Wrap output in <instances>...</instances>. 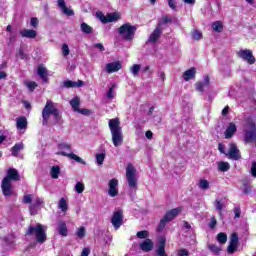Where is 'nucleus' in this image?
Returning a JSON list of instances; mask_svg holds the SVG:
<instances>
[{"label":"nucleus","mask_w":256,"mask_h":256,"mask_svg":"<svg viewBox=\"0 0 256 256\" xmlns=\"http://www.w3.org/2000/svg\"><path fill=\"white\" fill-rule=\"evenodd\" d=\"M108 127L112 135L114 147H120V145H123V130L121 129V121L119 118L110 119Z\"/></svg>","instance_id":"obj_1"},{"label":"nucleus","mask_w":256,"mask_h":256,"mask_svg":"<svg viewBox=\"0 0 256 256\" xmlns=\"http://www.w3.org/2000/svg\"><path fill=\"white\" fill-rule=\"evenodd\" d=\"M51 115L53 116L54 121L59 123V119H61V116L59 115V109H57V106L53 101L47 100L46 105L42 110L43 125H47Z\"/></svg>","instance_id":"obj_2"},{"label":"nucleus","mask_w":256,"mask_h":256,"mask_svg":"<svg viewBox=\"0 0 256 256\" xmlns=\"http://www.w3.org/2000/svg\"><path fill=\"white\" fill-rule=\"evenodd\" d=\"M47 227L42 224H37L36 226H29L27 230V235H34L38 243H45L47 241Z\"/></svg>","instance_id":"obj_3"},{"label":"nucleus","mask_w":256,"mask_h":256,"mask_svg":"<svg viewBox=\"0 0 256 256\" xmlns=\"http://www.w3.org/2000/svg\"><path fill=\"white\" fill-rule=\"evenodd\" d=\"M135 31L137 27L131 25V23H125L120 28H118V33L124 41H133L135 37Z\"/></svg>","instance_id":"obj_4"},{"label":"nucleus","mask_w":256,"mask_h":256,"mask_svg":"<svg viewBox=\"0 0 256 256\" xmlns=\"http://www.w3.org/2000/svg\"><path fill=\"white\" fill-rule=\"evenodd\" d=\"M137 170L133 164H129L126 168V179L130 191H137Z\"/></svg>","instance_id":"obj_5"},{"label":"nucleus","mask_w":256,"mask_h":256,"mask_svg":"<svg viewBox=\"0 0 256 256\" xmlns=\"http://www.w3.org/2000/svg\"><path fill=\"white\" fill-rule=\"evenodd\" d=\"M244 141L246 143H256V126L255 122L248 121L244 126Z\"/></svg>","instance_id":"obj_6"},{"label":"nucleus","mask_w":256,"mask_h":256,"mask_svg":"<svg viewBox=\"0 0 256 256\" xmlns=\"http://www.w3.org/2000/svg\"><path fill=\"white\" fill-rule=\"evenodd\" d=\"M237 56L240 59H243V61H246V63H248V65H254L256 59L255 56H253V51L249 50V49H241L239 52H237Z\"/></svg>","instance_id":"obj_7"},{"label":"nucleus","mask_w":256,"mask_h":256,"mask_svg":"<svg viewBox=\"0 0 256 256\" xmlns=\"http://www.w3.org/2000/svg\"><path fill=\"white\" fill-rule=\"evenodd\" d=\"M225 155L228 159H232L233 161H239V159H241V152L235 143H230L229 150Z\"/></svg>","instance_id":"obj_8"},{"label":"nucleus","mask_w":256,"mask_h":256,"mask_svg":"<svg viewBox=\"0 0 256 256\" xmlns=\"http://www.w3.org/2000/svg\"><path fill=\"white\" fill-rule=\"evenodd\" d=\"M108 195L109 197H117V195H119V180H117V178L109 180Z\"/></svg>","instance_id":"obj_9"},{"label":"nucleus","mask_w":256,"mask_h":256,"mask_svg":"<svg viewBox=\"0 0 256 256\" xmlns=\"http://www.w3.org/2000/svg\"><path fill=\"white\" fill-rule=\"evenodd\" d=\"M111 223L116 231L123 225V210H117L113 213Z\"/></svg>","instance_id":"obj_10"},{"label":"nucleus","mask_w":256,"mask_h":256,"mask_svg":"<svg viewBox=\"0 0 256 256\" xmlns=\"http://www.w3.org/2000/svg\"><path fill=\"white\" fill-rule=\"evenodd\" d=\"M161 25L162 23H158L155 30L150 34L148 43H157V41H159L161 35H163V28H161Z\"/></svg>","instance_id":"obj_11"},{"label":"nucleus","mask_w":256,"mask_h":256,"mask_svg":"<svg viewBox=\"0 0 256 256\" xmlns=\"http://www.w3.org/2000/svg\"><path fill=\"white\" fill-rule=\"evenodd\" d=\"M1 188L5 197H11V195H13V186L8 178L2 180Z\"/></svg>","instance_id":"obj_12"},{"label":"nucleus","mask_w":256,"mask_h":256,"mask_svg":"<svg viewBox=\"0 0 256 256\" xmlns=\"http://www.w3.org/2000/svg\"><path fill=\"white\" fill-rule=\"evenodd\" d=\"M210 85V78L209 75H204V79L202 82H197L195 84L196 91H199V93H203L205 89H209Z\"/></svg>","instance_id":"obj_13"},{"label":"nucleus","mask_w":256,"mask_h":256,"mask_svg":"<svg viewBox=\"0 0 256 256\" xmlns=\"http://www.w3.org/2000/svg\"><path fill=\"white\" fill-rule=\"evenodd\" d=\"M56 155H62V157H68V159H73L76 163H81V165H87L81 157L77 156L75 153H67L65 151L57 152Z\"/></svg>","instance_id":"obj_14"},{"label":"nucleus","mask_w":256,"mask_h":256,"mask_svg":"<svg viewBox=\"0 0 256 256\" xmlns=\"http://www.w3.org/2000/svg\"><path fill=\"white\" fill-rule=\"evenodd\" d=\"M4 179H8V181H21V176L19 172L15 168H9L7 170V175Z\"/></svg>","instance_id":"obj_15"},{"label":"nucleus","mask_w":256,"mask_h":256,"mask_svg":"<svg viewBox=\"0 0 256 256\" xmlns=\"http://www.w3.org/2000/svg\"><path fill=\"white\" fill-rule=\"evenodd\" d=\"M181 211H183V208L181 207L174 208L168 211L163 218L169 223L170 221H173V219H175V217H177Z\"/></svg>","instance_id":"obj_16"},{"label":"nucleus","mask_w":256,"mask_h":256,"mask_svg":"<svg viewBox=\"0 0 256 256\" xmlns=\"http://www.w3.org/2000/svg\"><path fill=\"white\" fill-rule=\"evenodd\" d=\"M122 67H123V64H121V62H119V61L108 63V64H106V72L107 73H117V71H120V69H122Z\"/></svg>","instance_id":"obj_17"},{"label":"nucleus","mask_w":256,"mask_h":256,"mask_svg":"<svg viewBox=\"0 0 256 256\" xmlns=\"http://www.w3.org/2000/svg\"><path fill=\"white\" fill-rule=\"evenodd\" d=\"M167 243V240L165 237H161L159 240L158 248L156 249V255L158 256H168L167 252L165 251V245Z\"/></svg>","instance_id":"obj_18"},{"label":"nucleus","mask_w":256,"mask_h":256,"mask_svg":"<svg viewBox=\"0 0 256 256\" xmlns=\"http://www.w3.org/2000/svg\"><path fill=\"white\" fill-rule=\"evenodd\" d=\"M58 7L61 9L62 13H64V15H67L68 17H73V15H75V12H73L71 8H67L65 0H58Z\"/></svg>","instance_id":"obj_19"},{"label":"nucleus","mask_w":256,"mask_h":256,"mask_svg":"<svg viewBox=\"0 0 256 256\" xmlns=\"http://www.w3.org/2000/svg\"><path fill=\"white\" fill-rule=\"evenodd\" d=\"M57 231L62 237H67L69 235V230L67 229V223L65 221H58Z\"/></svg>","instance_id":"obj_20"},{"label":"nucleus","mask_w":256,"mask_h":256,"mask_svg":"<svg viewBox=\"0 0 256 256\" xmlns=\"http://www.w3.org/2000/svg\"><path fill=\"white\" fill-rule=\"evenodd\" d=\"M139 247L144 253H149V251H153V241L151 239H146L139 244Z\"/></svg>","instance_id":"obj_21"},{"label":"nucleus","mask_w":256,"mask_h":256,"mask_svg":"<svg viewBox=\"0 0 256 256\" xmlns=\"http://www.w3.org/2000/svg\"><path fill=\"white\" fill-rule=\"evenodd\" d=\"M235 133H237V126L235 125V123H229L226 131L224 132L225 139H231V137H233Z\"/></svg>","instance_id":"obj_22"},{"label":"nucleus","mask_w":256,"mask_h":256,"mask_svg":"<svg viewBox=\"0 0 256 256\" xmlns=\"http://www.w3.org/2000/svg\"><path fill=\"white\" fill-rule=\"evenodd\" d=\"M20 35L26 39H35V37H37V31L33 29H23L20 31Z\"/></svg>","instance_id":"obj_23"},{"label":"nucleus","mask_w":256,"mask_h":256,"mask_svg":"<svg viewBox=\"0 0 256 256\" xmlns=\"http://www.w3.org/2000/svg\"><path fill=\"white\" fill-rule=\"evenodd\" d=\"M16 127L18 131H25L27 129V118L20 116L16 119Z\"/></svg>","instance_id":"obj_24"},{"label":"nucleus","mask_w":256,"mask_h":256,"mask_svg":"<svg viewBox=\"0 0 256 256\" xmlns=\"http://www.w3.org/2000/svg\"><path fill=\"white\" fill-rule=\"evenodd\" d=\"M197 74V70L195 68H190L183 73L184 81H191V79H195V75Z\"/></svg>","instance_id":"obj_25"},{"label":"nucleus","mask_w":256,"mask_h":256,"mask_svg":"<svg viewBox=\"0 0 256 256\" xmlns=\"http://www.w3.org/2000/svg\"><path fill=\"white\" fill-rule=\"evenodd\" d=\"M64 87L67 89L75 88V87H83L84 83L82 80H78L77 82H73L71 80H66L63 82Z\"/></svg>","instance_id":"obj_26"},{"label":"nucleus","mask_w":256,"mask_h":256,"mask_svg":"<svg viewBox=\"0 0 256 256\" xmlns=\"http://www.w3.org/2000/svg\"><path fill=\"white\" fill-rule=\"evenodd\" d=\"M38 75L42 79V81H44V83H47V81H49V78H47V68L39 66Z\"/></svg>","instance_id":"obj_27"},{"label":"nucleus","mask_w":256,"mask_h":256,"mask_svg":"<svg viewBox=\"0 0 256 256\" xmlns=\"http://www.w3.org/2000/svg\"><path fill=\"white\" fill-rule=\"evenodd\" d=\"M23 149H24L23 142L16 143V144L12 147V149H11L13 157H17V155H19V152H20V151H23Z\"/></svg>","instance_id":"obj_28"},{"label":"nucleus","mask_w":256,"mask_h":256,"mask_svg":"<svg viewBox=\"0 0 256 256\" xmlns=\"http://www.w3.org/2000/svg\"><path fill=\"white\" fill-rule=\"evenodd\" d=\"M58 209H60L62 213H65L67 209H69V206L67 205V200H65V198H61L59 200Z\"/></svg>","instance_id":"obj_29"},{"label":"nucleus","mask_w":256,"mask_h":256,"mask_svg":"<svg viewBox=\"0 0 256 256\" xmlns=\"http://www.w3.org/2000/svg\"><path fill=\"white\" fill-rule=\"evenodd\" d=\"M139 71H141L140 64H134L130 67V73L133 75V77H139Z\"/></svg>","instance_id":"obj_30"},{"label":"nucleus","mask_w":256,"mask_h":256,"mask_svg":"<svg viewBox=\"0 0 256 256\" xmlns=\"http://www.w3.org/2000/svg\"><path fill=\"white\" fill-rule=\"evenodd\" d=\"M59 173H61V168H59V166H53L50 170L52 179H59Z\"/></svg>","instance_id":"obj_31"},{"label":"nucleus","mask_w":256,"mask_h":256,"mask_svg":"<svg viewBox=\"0 0 256 256\" xmlns=\"http://www.w3.org/2000/svg\"><path fill=\"white\" fill-rule=\"evenodd\" d=\"M231 169V165H229V162H219L218 163V171H222V173H225Z\"/></svg>","instance_id":"obj_32"},{"label":"nucleus","mask_w":256,"mask_h":256,"mask_svg":"<svg viewBox=\"0 0 256 256\" xmlns=\"http://www.w3.org/2000/svg\"><path fill=\"white\" fill-rule=\"evenodd\" d=\"M175 21L174 17H169L167 15L162 16L161 20L158 23H162L161 24V29L163 28V25H167V23H173Z\"/></svg>","instance_id":"obj_33"},{"label":"nucleus","mask_w":256,"mask_h":256,"mask_svg":"<svg viewBox=\"0 0 256 256\" xmlns=\"http://www.w3.org/2000/svg\"><path fill=\"white\" fill-rule=\"evenodd\" d=\"M80 29L82 32H84L86 35H89L93 33V28L89 26L87 23L83 22L80 26Z\"/></svg>","instance_id":"obj_34"},{"label":"nucleus","mask_w":256,"mask_h":256,"mask_svg":"<svg viewBox=\"0 0 256 256\" xmlns=\"http://www.w3.org/2000/svg\"><path fill=\"white\" fill-rule=\"evenodd\" d=\"M81 104L79 97H75L70 101V105L73 111H79V105Z\"/></svg>","instance_id":"obj_35"},{"label":"nucleus","mask_w":256,"mask_h":256,"mask_svg":"<svg viewBox=\"0 0 256 256\" xmlns=\"http://www.w3.org/2000/svg\"><path fill=\"white\" fill-rule=\"evenodd\" d=\"M213 31H216V33H221L223 31V23L221 21H216L212 24Z\"/></svg>","instance_id":"obj_36"},{"label":"nucleus","mask_w":256,"mask_h":256,"mask_svg":"<svg viewBox=\"0 0 256 256\" xmlns=\"http://www.w3.org/2000/svg\"><path fill=\"white\" fill-rule=\"evenodd\" d=\"M217 241L218 243H221V245H225L227 243V234L220 232L217 235Z\"/></svg>","instance_id":"obj_37"},{"label":"nucleus","mask_w":256,"mask_h":256,"mask_svg":"<svg viewBox=\"0 0 256 256\" xmlns=\"http://www.w3.org/2000/svg\"><path fill=\"white\" fill-rule=\"evenodd\" d=\"M199 189H202L203 191H207L209 189V181L205 179H201L198 183Z\"/></svg>","instance_id":"obj_38"},{"label":"nucleus","mask_w":256,"mask_h":256,"mask_svg":"<svg viewBox=\"0 0 256 256\" xmlns=\"http://www.w3.org/2000/svg\"><path fill=\"white\" fill-rule=\"evenodd\" d=\"M107 99H115V84H113L106 92Z\"/></svg>","instance_id":"obj_39"},{"label":"nucleus","mask_w":256,"mask_h":256,"mask_svg":"<svg viewBox=\"0 0 256 256\" xmlns=\"http://www.w3.org/2000/svg\"><path fill=\"white\" fill-rule=\"evenodd\" d=\"M119 20V14L112 13L107 15V23H113L114 21Z\"/></svg>","instance_id":"obj_40"},{"label":"nucleus","mask_w":256,"mask_h":256,"mask_svg":"<svg viewBox=\"0 0 256 256\" xmlns=\"http://www.w3.org/2000/svg\"><path fill=\"white\" fill-rule=\"evenodd\" d=\"M209 251H212V253H215V255H219L221 253V248L215 244L208 245Z\"/></svg>","instance_id":"obj_41"},{"label":"nucleus","mask_w":256,"mask_h":256,"mask_svg":"<svg viewBox=\"0 0 256 256\" xmlns=\"http://www.w3.org/2000/svg\"><path fill=\"white\" fill-rule=\"evenodd\" d=\"M137 237H138V239H149L148 237H149V231H147V230H143V231H139V232H137Z\"/></svg>","instance_id":"obj_42"},{"label":"nucleus","mask_w":256,"mask_h":256,"mask_svg":"<svg viewBox=\"0 0 256 256\" xmlns=\"http://www.w3.org/2000/svg\"><path fill=\"white\" fill-rule=\"evenodd\" d=\"M104 161H105V153H98V154H96V163L98 165H103Z\"/></svg>","instance_id":"obj_43"},{"label":"nucleus","mask_w":256,"mask_h":256,"mask_svg":"<svg viewBox=\"0 0 256 256\" xmlns=\"http://www.w3.org/2000/svg\"><path fill=\"white\" fill-rule=\"evenodd\" d=\"M75 191L79 194L83 193L85 191V185L81 182H77L75 185Z\"/></svg>","instance_id":"obj_44"},{"label":"nucleus","mask_w":256,"mask_h":256,"mask_svg":"<svg viewBox=\"0 0 256 256\" xmlns=\"http://www.w3.org/2000/svg\"><path fill=\"white\" fill-rule=\"evenodd\" d=\"M192 37L195 41H199L203 37V33H201L199 30H194L192 33Z\"/></svg>","instance_id":"obj_45"},{"label":"nucleus","mask_w":256,"mask_h":256,"mask_svg":"<svg viewBox=\"0 0 256 256\" xmlns=\"http://www.w3.org/2000/svg\"><path fill=\"white\" fill-rule=\"evenodd\" d=\"M58 149H60V151H63L65 149L67 151H71V145L63 142V143L58 144Z\"/></svg>","instance_id":"obj_46"},{"label":"nucleus","mask_w":256,"mask_h":256,"mask_svg":"<svg viewBox=\"0 0 256 256\" xmlns=\"http://www.w3.org/2000/svg\"><path fill=\"white\" fill-rule=\"evenodd\" d=\"M230 243H232L234 245H239V236L237 235V233H233L231 235Z\"/></svg>","instance_id":"obj_47"},{"label":"nucleus","mask_w":256,"mask_h":256,"mask_svg":"<svg viewBox=\"0 0 256 256\" xmlns=\"http://www.w3.org/2000/svg\"><path fill=\"white\" fill-rule=\"evenodd\" d=\"M15 242V238L13 237V235H8L4 238V243L6 245H12V243Z\"/></svg>","instance_id":"obj_48"},{"label":"nucleus","mask_w":256,"mask_h":256,"mask_svg":"<svg viewBox=\"0 0 256 256\" xmlns=\"http://www.w3.org/2000/svg\"><path fill=\"white\" fill-rule=\"evenodd\" d=\"M215 204H216V210L219 211V213L221 214V211H223V207H225V205L221 200H218V199L215 201Z\"/></svg>","instance_id":"obj_49"},{"label":"nucleus","mask_w":256,"mask_h":256,"mask_svg":"<svg viewBox=\"0 0 256 256\" xmlns=\"http://www.w3.org/2000/svg\"><path fill=\"white\" fill-rule=\"evenodd\" d=\"M76 235L79 239H83V237H85V227H80L77 230Z\"/></svg>","instance_id":"obj_50"},{"label":"nucleus","mask_w":256,"mask_h":256,"mask_svg":"<svg viewBox=\"0 0 256 256\" xmlns=\"http://www.w3.org/2000/svg\"><path fill=\"white\" fill-rule=\"evenodd\" d=\"M167 223L168 222L165 220V218H162L160 220V223H159L158 227H157V231H163V229H165V225H167Z\"/></svg>","instance_id":"obj_51"},{"label":"nucleus","mask_w":256,"mask_h":256,"mask_svg":"<svg viewBox=\"0 0 256 256\" xmlns=\"http://www.w3.org/2000/svg\"><path fill=\"white\" fill-rule=\"evenodd\" d=\"M31 201H33V195L26 194L23 197V203H26L27 205L31 204Z\"/></svg>","instance_id":"obj_52"},{"label":"nucleus","mask_w":256,"mask_h":256,"mask_svg":"<svg viewBox=\"0 0 256 256\" xmlns=\"http://www.w3.org/2000/svg\"><path fill=\"white\" fill-rule=\"evenodd\" d=\"M96 17H98L102 23H107V16H104L102 12H97Z\"/></svg>","instance_id":"obj_53"},{"label":"nucleus","mask_w":256,"mask_h":256,"mask_svg":"<svg viewBox=\"0 0 256 256\" xmlns=\"http://www.w3.org/2000/svg\"><path fill=\"white\" fill-rule=\"evenodd\" d=\"M62 53H63L64 57H67V55H69V53H71V51L69 50V46L67 44L62 45Z\"/></svg>","instance_id":"obj_54"},{"label":"nucleus","mask_w":256,"mask_h":256,"mask_svg":"<svg viewBox=\"0 0 256 256\" xmlns=\"http://www.w3.org/2000/svg\"><path fill=\"white\" fill-rule=\"evenodd\" d=\"M30 25H31V27H34V29L37 28L39 25V19L32 17L30 19Z\"/></svg>","instance_id":"obj_55"},{"label":"nucleus","mask_w":256,"mask_h":256,"mask_svg":"<svg viewBox=\"0 0 256 256\" xmlns=\"http://www.w3.org/2000/svg\"><path fill=\"white\" fill-rule=\"evenodd\" d=\"M237 245L238 244L230 243L228 246V253L233 254L235 251H237Z\"/></svg>","instance_id":"obj_56"},{"label":"nucleus","mask_w":256,"mask_h":256,"mask_svg":"<svg viewBox=\"0 0 256 256\" xmlns=\"http://www.w3.org/2000/svg\"><path fill=\"white\" fill-rule=\"evenodd\" d=\"M208 227H210L211 229H215V227H217V219H215V216L211 218V221L208 224Z\"/></svg>","instance_id":"obj_57"},{"label":"nucleus","mask_w":256,"mask_h":256,"mask_svg":"<svg viewBox=\"0 0 256 256\" xmlns=\"http://www.w3.org/2000/svg\"><path fill=\"white\" fill-rule=\"evenodd\" d=\"M26 86L28 87V89H30V91H33L37 87V82H34V81L27 82Z\"/></svg>","instance_id":"obj_58"},{"label":"nucleus","mask_w":256,"mask_h":256,"mask_svg":"<svg viewBox=\"0 0 256 256\" xmlns=\"http://www.w3.org/2000/svg\"><path fill=\"white\" fill-rule=\"evenodd\" d=\"M32 205H35L36 207H41V205H43V199L36 197Z\"/></svg>","instance_id":"obj_59"},{"label":"nucleus","mask_w":256,"mask_h":256,"mask_svg":"<svg viewBox=\"0 0 256 256\" xmlns=\"http://www.w3.org/2000/svg\"><path fill=\"white\" fill-rule=\"evenodd\" d=\"M29 211L31 215H37V206H35V204H31L29 206Z\"/></svg>","instance_id":"obj_60"},{"label":"nucleus","mask_w":256,"mask_h":256,"mask_svg":"<svg viewBox=\"0 0 256 256\" xmlns=\"http://www.w3.org/2000/svg\"><path fill=\"white\" fill-rule=\"evenodd\" d=\"M168 6L170 7V9H172L173 11H175L177 9V5L175 3V0H168Z\"/></svg>","instance_id":"obj_61"},{"label":"nucleus","mask_w":256,"mask_h":256,"mask_svg":"<svg viewBox=\"0 0 256 256\" xmlns=\"http://www.w3.org/2000/svg\"><path fill=\"white\" fill-rule=\"evenodd\" d=\"M178 256H189V251L187 249H180L178 251Z\"/></svg>","instance_id":"obj_62"},{"label":"nucleus","mask_w":256,"mask_h":256,"mask_svg":"<svg viewBox=\"0 0 256 256\" xmlns=\"http://www.w3.org/2000/svg\"><path fill=\"white\" fill-rule=\"evenodd\" d=\"M183 229H185V231H191L192 227L191 224H189V222L187 221H183Z\"/></svg>","instance_id":"obj_63"},{"label":"nucleus","mask_w":256,"mask_h":256,"mask_svg":"<svg viewBox=\"0 0 256 256\" xmlns=\"http://www.w3.org/2000/svg\"><path fill=\"white\" fill-rule=\"evenodd\" d=\"M251 175H252V177H256V162L252 163Z\"/></svg>","instance_id":"obj_64"}]
</instances>
